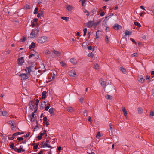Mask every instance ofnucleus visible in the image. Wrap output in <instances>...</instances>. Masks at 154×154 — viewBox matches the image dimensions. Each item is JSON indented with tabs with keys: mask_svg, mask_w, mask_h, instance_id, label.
<instances>
[{
	"mask_svg": "<svg viewBox=\"0 0 154 154\" xmlns=\"http://www.w3.org/2000/svg\"><path fill=\"white\" fill-rule=\"evenodd\" d=\"M138 113L139 114H142L143 112V110L141 107H139L137 109Z\"/></svg>",
	"mask_w": 154,
	"mask_h": 154,
	"instance_id": "4be33fe9",
	"label": "nucleus"
},
{
	"mask_svg": "<svg viewBox=\"0 0 154 154\" xmlns=\"http://www.w3.org/2000/svg\"><path fill=\"white\" fill-rule=\"evenodd\" d=\"M120 69H121V70L123 72V73H125V72H126V70L125 69L122 67V66H121V67H120Z\"/></svg>",
	"mask_w": 154,
	"mask_h": 154,
	"instance_id": "58836bf2",
	"label": "nucleus"
},
{
	"mask_svg": "<svg viewBox=\"0 0 154 154\" xmlns=\"http://www.w3.org/2000/svg\"><path fill=\"white\" fill-rule=\"evenodd\" d=\"M28 105L30 109L33 110L35 107L34 101L33 100H31L29 102Z\"/></svg>",
	"mask_w": 154,
	"mask_h": 154,
	"instance_id": "423d86ee",
	"label": "nucleus"
},
{
	"mask_svg": "<svg viewBox=\"0 0 154 154\" xmlns=\"http://www.w3.org/2000/svg\"><path fill=\"white\" fill-rule=\"evenodd\" d=\"M87 32V29L86 28H84L83 29L84 35L85 36L86 35Z\"/></svg>",
	"mask_w": 154,
	"mask_h": 154,
	"instance_id": "ea45409f",
	"label": "nucleus"
},
{
	"mask_svg": "<svg viewBox=\"0 0 154 154\" xmlns=\"http://www.w3.org/2000/svg\"><path fill=\"white\" fill-rule=\"evenodd\" d=\"M134 24L135 26H137L138 27L140 28L141 27L140 24L137 21L134 22Z\"/></svg>",
	"mask_w": 154,
	"mask_h": 154,
	"instance_id": "7c9ffc66",
	"label": "nucleus"
},
{
	"mask_svg": "<svg viewBox=\"0 0 154 154\" xmlns=\"http://www.w3.org/2000/svg\"><path fill=\"white\" fill-rule=\"evenodd\" d=\"M26 40V38L24 37H23L22 38H21L20 41L21 42H24Z\"/></svg>",
	"mask_w": 154,
	"mask_h": 154,
	"instance_id": "79ce46f5",
	"label": "nucleus"
},
{
	"mask_svg": "<svg viewBox=\"0 0 154 154\" xmlns=\"http://www.w3.org/2000/svg\"><path fill=\"white\" fill-rule=\"evenodd\" d=\"M30 74L28 73V72L26 74L22 73L20 74L19 76L21 77V80H25L29 77Z\"/></svg>",
	"mask_w": 154,
	"mask_h": 154,
	"instance_id": "f03ea898",
	"label": "nucleus"
},
{
	"mask_svg": "<svg viewBox=\"0 0 154 154\" xmlns=\"http://www.w3.org/2000/svg\"><path fill=\"white\" fill-rule=\"evenodd\" d=\"M109 125L110 126V129L111 130H112L113 129V128L112 127V125L111 123L109 124Z\"/></svg>",
	"mask_w": 154,
	"mask_h": 154,
	"instance_id": "052dcab7",
	"label": "nucleus"
},
{
	"mask_svg": "<svg viewBox=\"0 0 154 154\" xmlns=\"http://www.w3.org/2000/svg\"><path fill=\"white\" fill-rule=\"evenodd\" d=\"M34 54H35V58L36 59H38L39 58V55L36 52H35Z\"/></svg>",
	"mask_w": 154,
	"mask_h": 154,
	"instance_id": "de8ad7c7",
	"label": "nucleus"
},
{
	"mask_svg": "<svg viewBox=\"0 0 154 154\" xmlns=\"http://www.w3.org/2000/svg\"><path fill=\"white\" fill-rule=\"evenodd\" d=\"M105 41L106 42L108 43L109 41H108V37L107 36H106L105 37Z\"/></svg>",
	"mask_w": 154,
	"mask_h": 154,
	"instance_id": "680f3d73",
	"label": "nucleus"
},
{
	"mask_svg": "<svg viewBox=\"0 0 154 154\" xmlns=\"http://www.w3.org/2000/svg\"><path fill=\"white\" fill-rule=\"evenodd\" d=\"M132 56L133 57H136L137 56V53H134L132 54Z\"/></svg>",
	"mask_w": 154,
	"mask_h": 154,
	"instance_id": "a18cd8bd",
	"label": "nucleus"
},
{
	"mask_svg": "<svg viewBox=\"0 0 154 154\" xmlns=\"http://www.w3.org/2000/svg\"><path fill=\"white\" fill-rule=\"evenodd\" d=\"M101 34V32L100 30H97L96 33V38H98L99 35Z\"/></svg>",
	"mask_w": 154,
	"mask_h": 154,
	"instance_id": "4468645a",
	"label": "nucleus"
},
{
	"mask_svg": "<svg viewBox=\"0 0 154 154\" xmlns=\"http://www.w3.org/2000/svg\"><path fill=\"white\" fill-rule=\"evenodd\" d=\"M39 102V100L38 99H37L36 100V102L35 103V105H38Z\"/></svg>",
	"mask_w": 154,
	"mask_h": 154,
	"instance_id": "e2e57ef3",
	"label": "nucleus"
},
{
	"mask_svg": "<svg viewBox=\"0 0 154 154\" xmlns=\"http://www.w3.org/2000/svg\"><path fill=\"white\" fill-rule=\"evenodd\" d=\"M35 114L32 113L31 115V120L32 122H33L34 121V117Z\"/></svg>",
	"mask_w": 154,
	"mask_h": 154,
	"instance_id": "cd10ccee",
	"label": "nucleus"
},
{
	"mask_svg": "<svg viewBox=\"0 0 154 154\" xmlns=\"http://www.w3.org/2000/svg\"><path fill=\"white\" fill-rule=\"evenodd\" d=\"M45 147L52 148V147L50 145V142H49V141L47 140H46V142L44 143V145H42V146H41L40 147L41 148H44Z\"/></svg>",
	"mask_w": 154,
	"mask_h": 154,
	"instance_id": "0eeeda50",
	"label": "nucleus"
},
{
	"mask_svg": "<svg viewBox=\"0 0 154 154\" xmlns=\"http://www.w3.org/2000/svg\"><path fill=\"white\" fill-rule=\"evenodd\" d=\"M35 47V43L34 42H32L31 45H29V49H31L32 48H34Z\"/></svg>",
	"mask_w": 154,
	"mask_h": 154,
	"instance_id": "2eb2a0df",
	"label": "nucleus"
},
{
	"mask_svg": "<svg viewBox=\"0 0 154 154\" xmlns=\"http://www.w3.org/2000/svg\"><path fill=\"white\" fill-rule=\"evenodd\" d=\"M138 80L139 82L142 83L145 81V79L143 78L142 75H140L139 77Z\"/></svg>",
	"mask_w": 154,
	"mask_h": 154,
	"instance_id": "9b49d317",
	"label": "nucleus"
},
{
	"mask_svg": "<svg viewBox=\"0 0 154 154\" xmlns=\"http://www.w3.org/2000/svg\"><path fill=\"white\" fill-rule=\"evenodd\" d=\"M15 149L14 151L18 153H20L21 152V149H20L19 148L18 149L17 147H15Z\"/></svg>",
	"mask_w": 154,
	"mask_h": 154,
	"instance_id": "72a5a7b5",
	"label": "nucleus"
},
{
	"mask_svg": "<svg viewBox=\"0 0 154 154\" xmlns=\"http://www.w3.org/2000/svg\"><path fill=\"white\" fill-rule=\"evenodd\" d=\"M31 26H32V27H35V25L34 23V22H33L32 21H31Z\"/></svg>",
	"mask_w": 154,
	"mask_h": 154,
	"instance_id": "13d9d810",
	"label": "nucleus"
},
{
	"mask_svg": "<svg viewBox=\"0 0 154 154\" xmlns=\"http://www.w3.org/2000/svg\"><path fill=\"white\" fill-rule=\"evenodd\" d=\"M99 66L97 64H95L94 65V68L96 70H98L99 69Z\"/></svg>",
	"mask_w": 154,
	"mask_h": 154,
	"instance_id": "e433bc0d",
	"label": "nucleus"
},
{
	"mask_svg": "<svg viewBox=\"0 0 154 154\" xmlns=\"http://www.w3.org/2000/svg\"><path fill=\"white\" fill-rule=\"evenodd\" d=\"M105 98L109 100H112L113 97L110 95L107 94L106 96H105Z\"/></svg>",
	"mask_w": 154,
	"mask_h": 154,
	"instance_id": "a211bd4d",
	"label": "nucleus"
},
{
	"mask_svg": "<svg viewBox=\"0 0 154 154\" xmlns=\"http://www.w3.org/2000/svg\"><path fill=\"white\" fill-rule=\"evenodd\" d=\"M18 63V64L22 65L24 62V60L23 57H21L19 58L17 60Z\"/></svg>",
	"mask_w": 154,
	"mask_h": 154,
	"instance_id": "6e6552de",
	"label": "nucleus"
},
{
	"mask_svg": "<svg viewBox=\"0 0 154 154\" xmlns=\"http://www.w3.org/2000/svg\"><path fill=\"white\" fill-rule=\"evenodd\" d=\"M100 83L102 86L105 85L106 84V82L103 80H101Z\"/></svg>",
	"mask_w": 154,
	"mask_h": 154,
	"instance_id": "c9c22d12",
	"label": "nucleus"
},
{
	"mask_svg": "<svg viewBox=\"0 0 154 154\" xmlns=\"http://www.w3.org/2000/svg\"><path fill=\"white\" fill-rule=\"evenodd\" d=\"M23 138L22 137H19L17 138V140L19 141H20L23 140Z\"/></svg>",
	"mask_w": 154,
	"mask_h": 154,
	"instance_id": "bf43d9fd",
	"label": "nucleus"
},
{
	"mask_svg": "<svg viewBox=\"0 0 154 154\" xmlns=\"http://www.w3.org/2000/svg\"><path fill=\"white\" fill-rule=\"evenodd\" d=\"M122 111L123 112L124 115L125 116H126L127 115V112L125 107H122Z\"/></svg>",
	"mask_w": 154,
	"mask_h": 154,
	"instance_id": "5701e85b",
	"label": "nucleus"
},
{
	"mask_svg": "<svg viewBox=\"0 0 154 154\" xmlns=\"http://www.w3.org/2000/svg\"><path fill=\"white\" fill-rule=\"evenodd\" d=\"M88 56L89 57H92L94 56V55L92 52L88 54Z\"/></svg>",
	"mask_w": 154,
	"mask_h": 154,
	"instance_id": "49530a36",
	"label": "nucleus"
},
{
	"mask_svg": "<svg viewBox=\"0 0 154 154\" xmlns=\"http://www.w3.org/2000/svg\"><path fill=\"white\" fill-rule=\"evenodd\" d=\"M25 8L26 9H30V7L29 5L28 4H26V5Z\"/></svg>",
	"mask_w": 154,
	"mask_h": 154,
	"instance_id": "5fc2aeb1",
	"label": "nucleus"
},
{
	"mask_svg": "<svg viewBox=\"0 0 154 154\" xmlns=\"http://www.w3.org/2000/svg\"><path fill=\"white\" fill-rule=\"evenodd\" d=\"M110 18L109 15H107L105 17V20H104V21H105V20H107Z\"/></svg>",
	"mask_w": 154,
	"mask_h": 154,
	"instance_id": "8fccbe9b",
	"label": "nucleus"
},
{
	"mask_svg": "<svg viewBox=\"0 0 154 154\" xmlns=\"http://www.w3.org/2000/svg\"><path fill=\"white\" fill-rule=\"evenodd\" d=\"M94 21H90L85 24V26L87 27L90 28L92 27L94 25Z\"/></svg>",
	"mask_w": 154,
	"mask_h": 154,
	"instance_id": "39448f33",
	"label": "nucleus"
},
{
	"mask_svg": "<svg viewBox=\"0 0 154 154\" xmlns=\"http://www.w3.org/2000/svg\"><path fill=\"white\" fill-rule=\"evenodd\" d=\"M113 28L116 30H118L119 29H122V27L121 26L117 24H114L113 27Z\"/></svg>",
	"mask_w": 154,
	"mask_h": 154,
	"instance_id": "1a4fd4ad",
	"label": "nucleus"
},
{
	"mask_svg": "<svg viewBox=\"0 0 154 154\" xmlns=\"http://www.w3.org/2000/svg\"><path fill=\"white\" fill-rule=\"evenodd\" d=\"M47 39V37L45 36H42L39 37L38 39V42L40 44H42L45 42Z\"/></svg>",
	"mask_w": 154,
	"mask_h": 154,
	"instance_id": "20e7f679",
	"label": "nucleus"
},
{
	"mask_svg": "<svg viewBox=\"0 0 154 154\" xmlns=\"http://www.w3.org/2000/svg\"><path fill=\"white\" fill-rule=\"evenodd\" d=\"M46 91H44L42 94V98L43 99H44L46 97Z\"/></svg>",
	"mask_w": 154,
	"mask_h": 154,
	"instance_id": "393cba45",
	"label": "nucleus"
},
{
	"mask_svg": "<svg viewBox=\"0 0 154 154\" xmlns=\"http://www.w3.org/2000/svg\"><path fill=\"white\" fill-rule=\"evenodd\" d=\"M105 15V13L104 12H101L100 13V15L101 16H103Z\"/></svg>",
	"mask_w": 154,
	"mask_h": 154,
	"instance_id": "0e129e2a",
	"label": "nucleus"
},
{
	"mask_svg": "<svg viewBox=\"0 0 154 154\" xmlns=\"http://www.w3.org/2000/svg\"><path fill=\"white\" fill-rule=\"evenodd\" d=\"M47 118L46 117V116H45V117H44L43 118V120L44 121H46L47 120Z\"/></svg>",
	"mask_w": 154,
	"mask_h": 154,
	"instance_id": "774afa93",
	"label": "nucleus"
},
{
	"mask_svg": "<svg viewBox=\"0 0 154 154\" xmlns=\"http://www.w3.org/2000/svg\"><path fill=\"white\" fill-rule=\"evenodd\" d=\"M38 8L37 7H36L35 8V10H34V14H36L38 13Z\"/></svg>",
	"mask_w": 154,
	"mask_h": 154,
	"instance_id": "37998d69",
	"label": "nucleus"
},
{
	"mask_svg": "<svg viewBox=\"0 0 154 154\" xmlns=\"http://www.w3.org/2000/svg\"><path fill=\"white\" fill-rule=\"evenodd\" d=\"M52 79H51V80H53V79H54L55 78V74L54 73H53V75L52 76Z\"/></svg>",
	"mask_w": 154,
	"mask_h": 154,
	"instance_id": "338daca9",
	"label": "nucleus"
},
{
	"mask_svg": "<svg viewBox=\"0 0 154 154\" xmlns=\"http://www.w3.org/2000/svg\"><path fill=\"white\" fill-rule=\"evenodd\" d=\"M53 52L54 53V54L57 56H59L60 54V52L57 51H56L55 50H53Z\"/></svg>",
	"mask_w": 154,
	"mask_h": 154,
	"instance_id": "b1692460",
	"label": "nucleus"
},
{
	"mask_svg": "<svg viewBox=\"0 0 154 154\" xmlns=\"http://www.w3.org/2000/svg\"><path fill=\"white\" fill-rule=\"evenodd\" d=\"M39 32V31L38 30V29H33L30 34L31 35H32L31 38H34L38 34Z\"/></svg>",
	"mask_w": 154,
	"mask_h": 154,
	"instance_id": "7ed1b4c3",
	"label": "nucleus"
},
{
	"mask_svg": "<svg viewBox=\"0 0 154 154\" xmlns=\"http://www.w3.org/2000/svg\"><path fill=\"white\" fill-rule=\"evenodd\" d=\"M60 64H61V65L63 67L64 66L65 63L64 62H63L62 61H61L60 62Z\"/></svg>",
	"mask_w": 154,
	"mask_h": 154,
	"instance_id": "69168bd1",
	"label": "nucleus"
},
{
	"mask_svg": "<svg viewBox=\"0 0 154 154\" xmlns=\"http://www.w3.org/2000/svg\"><path fill=\"white\" fill-rule=\"evenodd\" d=\"M41 66L42 68L41 69L42 70V71L45 72L46 71V69L45 68L44 64L43 63L42 65H41Z\"/></svg>",
	"mask_w": 154,
	"mask_h": 154,
	"instance_id": "c85d7f7f",
	"label": "nucleus"
},
{
	"mask_svg": "<svg viewBox=\"0 0 154 154\" xmlns=\"http://www.w3.org/2000/svg\"><path fill=\"white\" fill-rule=\"evenodd\" d=\"M67 109L68 111L69 112H72L73 110V109L71 107H67Z\"/></svg>",
	"mask_w": 154,
	"mask_h": 154,
	"instance_id": "f704fd0d",
	"label": "nucleus"
},
{
	"mask_svg": "<svg viewBox=\"0 0 154 154\" xmlns=\"http://www.w3.org/2000/svg\"><path fill=\"white\" fill-rule=\"evenodd\" d=\"M8 6H5V8L3 9V11L4 12L6 13H8V14H9L10 13V11H8Z\"/></svg>",
	"mask_w": 154,
	"mask_h": 154,
	"instance_id": "aec40b11",
	"label": "nucleus"
},
{
	"mask_svg": "<svg viewBox=\"0 0 154 154\" xmlns=\"http://www.w3.org/2000/svg\"><path fill=\"white\" fill-rule=\"evenodd\" d=\"M43 135V133H41L39 136H38V138L39 140H40L42 139V136Z\"/></svg>",
	"mask_w": 154,
	"mask_h": 154,
	"instance_id": "4c0bfd02",
	"label": "nucleus"
},
{
	"mask_svg": "<svg viewBox=\"0 0 154 154\" xmlns=\"http://www.w3.org/2000/svg\"><path fill=\"white\" fill-rule=\"evenodd\" d=\"M100 22H101L100 20H99L97 22H95V23L94 22V28H95L96 27V26L98 24H99Z\"/></svg>",
	"mask_w": 154,
	"mask_h": 154,
	"instance_id": "a878e982",
	"label": "nucleus"
},
{
	"mask_svg": "<svg viewBox=\"0 0 154 154\" xmlns=\"http://www.w3.org/2000/svg\"><path fill=\"white\" fill-rule=\"evenodd\" d=\"M2 116H7L8 115V113L6 111H2Z\"/></svg>",
	"mask_w": 154,
	"mask_h": 154,
	"instance_id": "6ab92c4d",
	"label": "nucleus"
},
{
	"mask_svg": "<svg viewBox=\"0 0 154 154\" xmlns=\"http://www.w3.org/2000/svg\"><path fill=\"white\" fill-rule=\"evenodd\" d=\"M38 145L36 144V145L34 146H33V149L35 150L37 149L38 147Z\"/></svg>",
	"mask_w": 154,
	"mask_h": 154,
	"instance_id": "4d7b16f0",
	"label": "nucleus"
},
{
	"mask_svg": "<svg viewBox=\"0 0 154 154\" xmlns=\"http://www.w3.org/2000/svg\"><path fill=\"white\" fill-rule=\"evenodd\" d=\"M49 112L50 113L51 116H52L53 114V108H51L49 110Z\"/></svg>",
	"mask_w": 154,
	"mask_h": 154,
	"instance_id": "bb28decb",
	"label": "nucleus"
},
{
	"mask_svg": "<svg viewBox=\"0 0 154 154\" xmlns=\"http://www.w3.org/2000/svg\"><path fill=\"white\" fill-rule=\"evenodd\" d=\"M70 61L71 63H72L74 65H75L77 63V61L74 58H72L70 60Z\"/></svg>",
	"mask_w": 154,
	"mask_h": 154,
	"instance_id": "f8f14e48",
	"label": "nucleus"
},
{
	"mask_svg": "<svg viewBox=\"0 0 154 154\" xmlns=\"http://www.w3.org/2000/svg\"><path fill=\"white\" fill-rule=\"evenodd\" d=\"M50 51L48 50H46L44 52V54H50Z\"/></svg>",
	"mask_w": 154,
	"mask_h": 154,
	"instance_id": "a19ab883",
	"label": "nucleus"
},
{
	"mask_svg": "<svg viewBox=\"0 0 154 154\" xmlns=\"http://www.w3.org/2000/svg\"><path fill=\"white\" fill-rule=\"evenodd\" d=\"M28 135H24V136H23L25 138H26L27 137H28L30 134V132H28Z\"/></svg>",
	"mask_w": 154,
	"mask_h": 154,
	"instance_id": "09e8293b",
	"label": "nucleus"
},
{
	"mask_svg": "<svg viewBox=\"0 0 154 154\" xmlns=\"http://www.w3.org/2000/svg\"><path fill=\"white\" fill-rule=\"evenodd\" d=\"M14 121H9L8 122V123L10 124L11 125V126L12 127V128H14L15 127L14 126Z\"/></svg>",
	"mask_w": 154,
	"mask_h": 154,
	"instance_id": "ddd939ff",
	"label": "nucleus"
},
{
	"mask_svg": "<svg viewBox=\"0 0 154 154\" xmlns=\"http://www.w3.org/2000/svg\"><path fill=\"white\" fill-rule=\"evenodd\" d=\"M97 11V8H94L91 11V15H93L94 14H96Z\"/></svg>",
	"mask_w": 154,
	"mask_h": 154,
	"instance_id": "f3484780",
	"label": "nucleus"
},
{
	"mask_svg": "<svg viewBox=\"0 0 154 154\" xmlns=\"http://www.w3.org/2000/svg\"><path fill=\"white\" fill-rule=\"evenodd\" d=\"M88 120L91 123H92V121L91 119V117L90 116H89L88 119Z\"/></svg>",
	"mask_w": 154,
	"mask_h": 154,
	"instance_id": "6e6d98bb",
	"label": "nucleus"
},
{
	"mask_svg": "<svg viewBox=\"0 0 154 154\" xmlns=\"http://www.w3.org/2000/svg\"><path fill=\"white\" fill-rule=\"evenodd\" d=\"M66 8L68 11H69L72 10L73 7L71 5H69L66 6Z\"/></svg>",
	"mask_w": 154,
	"mask_h": 154,
	"instance_id": "dca6fc26",
	"label": "nucleus"
},
{
	"mask_svg": "<svg viewBox=\"0 0 154 154\" xmlns=\"http://www.w3.org/2000/svg\"><path fill=\"white\" fill-rule=\"evenodd\" d=\"M130 39L131 41L134 44H136L137 42L135 41V40L133 39L132 38H130Z\"/></svg>",
	"mask_w": 154,
	"mask_h": 154,
	"instance_id": "603ef678",
	"label": "nucleus"
},
{
	"mask_svg": "<svg viewBox=\"0 0 154 154\" xmlns=\"http://www.w3.org/2000/svg\"><path fill=\"white\" fill-rule=\"evenodd\" d=\"M40 15L42 17H43L44 16V12L42 11H41L40 12Z\"/></svg>",
	"mask_w": 154,
	"mask_h": 154,
	"instance_id": "864d4df0",
	"label": "nucleus"
},
{
	"mask_svg": "<svg viewBox=\"0 0 154 154\" xmlns=\"http://www.w3.org/2000/svg\"><path fill=\"white\" fill-rule=\"evenodd\" d=\"M101 135L100 132H98L96 136V137L98 138L99 137H101Z\"/></svg>",
	"mask_w": 154,
	"mask_h": 154,
	"instance_id": "c03bdc74",
	"label": "nucleus"
},
{
	"mask_svg": "<svg viewBox=\"0 0 154 154\" xmlns=\"http://www.w3.org/2000/svg\"><path fill=\"white\" fill-rule=\"evenodd\" d=\"M61 19L65 20L66 21H68L69 20V18L65 17H62Z\"/></svg>",
	"mask_w": 154,
	"mask_h": 154,
	"instance_id": "2f4dec72",
	"label": "nucleus"
},
{
	"mask_svg": "<svg viewBox=\"0 0 154 154\" xmlns=\"http://www.w3.org/2000/svg\"><path fill=\"white\" fill-rule=\"evenodd\" d=\"M68 73L69 75L71 77H74L76 75V72L74 70H71Z\"/></svg>",
	"mask_w": 154,
	"mask_h": 154,
	"instance_id": "9d476101",
	"label": "nucleus"
},
{
	"mask_svg": "<svg viewBox=\"0 0 154 154\" xmlns=\"http://www.w3.org/2000/svg\"><path fill=\"white\" fill-rule=\"evenodd\" d=\"M154 116V112L153 111H151L150 112V116Z\"/></svg>",
	"mask_w": 154,
	"mask_h": 154,
	"instance_id": "3c124183",
	"label": "nucleus"
},
{
	"mask_svg": "<svg viewBox=\"0 0 154 154\" xmlns=\"http://www.w3.org/2000/svg\"><path fill=\"white\" fill-rule=\"evenodd\" d=\"M14 144L13 143H11V144L10 145V148L12 149V150H14L15 147H14Z\"/></svg>",
	"mask_w": 154,
	"mask_h": 154,
	"instance_id": "c756f323",
	"label": "nucleus"
},
{
	"mask_svg": "<svg viewBox=\"0 0 154 154\" xmlns=\"http://www.w3.org/2000/svg\"><path fill=\"white\" fill-rule=\"evenodd\" d=\"M32 64L28 66V67H26L25 70L27 72L28 71V73L30 74V72H33L35 71V69H37L35 67V63L34 62H32Z\"/></svg>",
	"mask_w": 154,
	"mask_h": 154,
	"instance_id": "f257e3e1",
	"label": "nucleus"
},
{
	"mask_svg": "<svg viewBox=\"0 0 154 154\" xmlns=\"http://www.w3.org/2000/svg\"><path fill=\"white\" fill-rule=\"evenodd\" d=\"M125 33L126 35H130L131 34V32L127 30H126V31L125 32Z\"/></svg>",
	"mask_w": 154,
	"mask_h": 154,
	"instance_id": "473e14b6",
	"label": "nucleus"
},
{
	"mask_svg": "<svg viewBox=\"0 0 154 154\" xmlns=\"http://www.w3.org/2000/svg\"><path fill=\"white\" fill-rule=\"evenodd\" d=\"M17 135V133H14L12 135V137H8V139L11 140H13L15 138V136Z\"/></svg>",
	"mask_w": 154,
	"mask_h": 154,
	"instance_id": "412c9836",
	"label": "nucleus"
}]
</instances>
